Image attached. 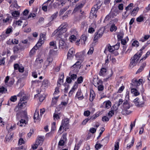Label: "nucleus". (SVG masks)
<instances>
[{"instance_id": "obj_1", "label": "nucleus", "mask_w": 150, "mask_h": 150, "mask_svg": "<svg viewBox=\"0 0 150 150\" xmlns=\"http://www.w3.org/2000/svg\"><path fill=\"white\" fill-rule=\"evenodd\" d=\"M46 38V35L42 33H41L40 36V39L37 44L30 51V55L33 54L35 52V50H38L39 47L41 46L44 43Z\"/></svg>"}, {"instance_id": "obj_2", "label": "nucleus", "mask_w": 150, "mask_h": 150, "mask_svg": "<svg viewBox=\"0 0 150 150\" xmlns=\"http://www.w3.org/2000/svg\"><path fill=\"white\" fill-rule=\"evenodd\" d=\"M101 6V4L97 3L91 8L89 16L90 19L96 18L97 17V13L98 10L100 8Z\"/></svg>"}, {"instance_id": "obj_3", "label": "nucleus", "mask_w": 150, "mask_h": 150, "mask_svg": "<svg viewBox=\"0 0 150 150\" xmlns=\"http://www.w3.org/2000/svg\"><path fill=\"white\" fill-rule=\"evenodd\" d=\"M141 57H139V55L138 53H136L133 57L131 58L130 59V62L129 64V67L132 68L134 66H135L137 63L138 62L139 59Z\"/></svg>"}, {"instance_id": "obj_4", "label": "nucleus", "mask_w": 150, "mask_h": 150, "mask_svg": "<svg viewBox=\"0 0 150 150\" xmlns=\"http://www.w3.org/2000/svg\"><path fill=\"white\" fill-rule=\"evenodd\" d=\"M104 30V28L103 27L100 28L95 33L93 40L95 41H97L99 38L101 37Z\"/></svg>"}, {"instance_id": "obj_5", "label": "nucleus", "mask_w": 150, "mask_h": 150, "mask_svg": "<svg viewBox=\"0 0 150 150\" xmlns=\"http://www.w3.org/2000/svg\"><path fill=\"white\" fill-rule=\"evenodd\" d=\"M16 119L18 120L20 119V118H23L25 120L28 119V117L27 115V113L26 111H24L23 113V116H22V112L21 110H18L16 111Z\"/></svg>"}, {"instance_id": "obj_6", "label": "nucleus", "mask_w": 150, "mask_h": 150, "mask_svg": "<svg viewBox=\"0 0 150 150\" xmlns=\"http://www.w3.org/2000/svg\"><path fill=\"white\" fill-rule=\"evenodd\" d=\"M143 79H141L137 80L134 78L132 80V83L131 84L132 86V87L137 88L142 83Z\"/></svg>"}, {"instance_id": "obj_7", "label": "nucleus", "mask_w": 150, "mask_h": 150, "mask_svg": "<svg viewBox=\"0 0 150 150\" xmlns=\"http://www.w3.org/2000/svg\"><path fill=\"white\" fill-rule=\"evenodd\" d=\"M81 63L79 61H77L71 67V69L74 73H77L81 67Z\"/></svg>"}, {"instance_id": "obj_8", "label": "nucleus", "mask_w": 150, "mask_h": 150, "mask_svg": "<svg viewBox=\"0 0 150 150\" xmlns=\"http://www.w3.org/2000/svg\"><path fill=\"white\" fill-rule=\"evenodd\" d=\"M67 26L68 24L67 22L63 23L58 28L59 32L61 33L62 34L66 32L67 30Z\"/></svg>"}, {"instance_id": "obj_9", "label": "nucleus", "mask_w": 150, "mask_h": 150, "mask_svg": "<svg viewBox=\"0 0 150 150\" xmlns=\"http://www.w3.org/2000/svg\"><path fill=\"white\" fill-rule=\"evenodd\" d=\"M69 119L67 118L64 119L62 121L61 125L63 126L65 131L69 128Z\"/></svg>"}, {"instance_id": "obj_10", "label": "nucleus", "mask_w": 150, "mask_h": 150, "mask_svg": "<svg viewBox=\"0 0 150 150\" xmlns=\"http://www.w3.org/2000/svg\"><path fill=\"white\" fill-rule=\"evenodd\" d=\"M135 105L137 107L142 108L144 106V101H140L139 99L138 98H136L133 101Z\"/></svg>"}, {"instance_id": "obj_11", "label": "nucleus", "mask_w": 150, "mask_h": 150, "mask_svg": "<svg viewBox=\"0 0 150 150\" xmlns=\"http://www.w3.org/2000/svg\"><path fill=\"white\" fill-rule=\"evenodd\" d=\"M66 133H64L62 135L59 142L58 143V146H64L67 140Z\"/></svg>"}, {"instance_id": "obj_12", "label": "nucleus", "mask_w": 150, "mask_h": 150, "mask_svg": "<svg viewBox=\"0 0 150 150\" xmlns=\"http://www.w3.org/2000/svg\"><path fill=\"white\" fill-rule=\"evenodd\" d=\"M75 49L73 47L70 48L67 54V58L71 59L75 56Z\"/></svg>"}, {"instance_id": "obj_13", "label": "nucleus", "mask_w": 150, "mask_h": 150, "mask_svg": "<svg viewBox=\"0 0 150 150\" xmlns=\"http://www.w3.org/2000/svg\"><path fill=\"white\" fill-rule=\"evenodd\" d=\"M111 103L110 100H108L104 101L100 105L101 108L108 109L111 106Z\"/></svg>"}, {"instance_id": "obj_14", "label": "nucleus", "mask_w": 150, "mask_h": 150, "mask_svg": "<svg viewBox=\"0 0 150 150\" xmlns=\"http://www.w3.org/2000/svg\"><path fill=\"white\" fill-rule=\"evenodd\" d=\"M27 103V102H22L19 100L18 105L16 106V108L14 109L15 111H16L17 108L18 109V110H20L26 106Z\"/></svg>"}, {"instance_id": "obj_15", "label": "nucleus", "mask_w": 150, "mask_h": 150, "mask_svg": "<svg viewBox=\"0 0 150 150\" xmlns=\"http://www.w3.org/2000/svg\"><path fill=\"white\" fill-rule=\"evenodd\" d=\"M75 99L82 100L84 98V96L81 90H78L75 97Z\"/></svg>"}, {"instance_id": "obj_16", "label": "nucleus", "mask_w": 150, "mask_h": 150, "mask_svg": "<svg viewBox=\"0 0 150 150\" xmlns=\"http://www.w3.org/2000/svg\"><path fill=\"white\" fill-rule=\"evenodd\" d=\"M44 136H38L36 140L35 143L38 145H41L43 144L44 141Z\"/></svg>"}, {"instance_id": "obj_17", "label": "nucleus", "mask_w": 150, "mask_h": 150, "mask_svg": "<svg viewBox=\"0 0 150 150\" xmlns=\"http://www.w3.org/2000/svg\"><path fill=\"white\" fill-rule=\"evenodd\" d=\"M107 50L111 53H112L115 51V48H114L113 46H111L110 44H108L106 45L104 51V52L105 53V51Z\"/></svg>"}, {"instance_id": "obj_18", "label": "nucleus", "mask_w": 150, "mask_h": 150, "mask_svg": "<svg viewBox=\"0 0 150 150\" xmlns=\"http://www.w3.org/2000/svg\"><path fill=\"white\" fill-rule=\"evenodd\" d=\"M11 13L13 18L16 19L17 17H19L20 14V11H11Z\"/></svg>"}, {"instance_id": "obj_19", "label": "nucleus", "mask_w": 150, "mask_h": 150, "mask_svg": "<svg viewBox=\"0 0 150 150\" xmlns=\"http://www.w3.org/2000/svg\"><path fill=\"white\" fill-rule=\"evenodd\" d=\"M139 10V7H135L130 10L131 16H135L137 15Z\"/></svg>"}, {"instance_id": "obj_20", "label": "nucleus", "mask_w": 150, "mask_h": 150, "mask_svg": "<svg viewBox=\"0 0 150 150\" xmlns=\"http://www.w3.org/2000/svg\"><path fill=\"white\" fill-rule=\"evenodd\" d=\"M83 6V4L82 3L79 4H77L74 8L73 12L75 13L79 11H80V12H81V9Z\"/></svg>"}, {"instance_id": "obj_21", "label": "nucleus", "mask_w": 150, "mask_h": 150, "mask_svg": "<svg viewBox=\"0 0 150 150\" xmlns=\"http://www.w3.org/2000/svg\"><path fill=\"white\" fill-rule=\"evenodd\" d=\"M42 85L45 87L47 88L50 85V81L47 79H45L42 81Z\"/></svg>"}, {"instance_id": "obj_22", "label": "nucleus", "mask_w": 150, "mask_h": 150, "mask_svg": "<svg viewBox=\"0 0 150 150\" xmlns=\"http://www.w3.org/2000/svg\"><path fill=\"white\" fill-rule=\"evenodd\" d=\"M52 61L53 59L52 58L49 57L47 58L45 63V65L46 66V68L51 64Z\"/></svg>"}, {"instance_id": "obj_23", "label": "nucleus", "mask_w": 150, "mask_h": 150, "mask_svg": "<svg viewBox=\"0 0 150 150\" xmlns=\"http://www.w3.org/2000/svg\"><path fill=\"white\" fill-rule=\"evenodd\" d=\"M129 109L122 108V110L121 112L122 114L125 115L130 114L132 112L131 110H128Z\"/></svg>"}, {"instance_id": "obj_24", "label": "nucleus", "mask_w": 150, "mask_h": 150, "mask_svg": "<svg viewBox=\"0 0 150 150\" xmlns=\"http://www.w3.org/2000/svg\"><path fill=\"white\" fill-rule=\"evenodd\" d=\"M95 96L96 94L94 91L92 89L90 90L89 100L91 102L93 101L95 98Z\"/></svg>"}, {"instance_id": "obj_25", "label": "nucleus", "mask_w": 150, "mask_h": 150, "mask_svg": "<svg viewBox=\"0 0 150 150\" xmlns=\"http://www.w3.org/2000/svg\"><path fill=\"white\" fill-rule=\"evenodd\" d=\"M125 10L126 11L124 12L122 15V18L124 19H126L129 15H131L130 11H128L127 10Z\"/></svg>"}, {"instance_id": "obj_26", "label": "nucleus", "mask_w": 150, "mask_h": 150, "mask_svg": "<svg viewBox=\"0 0 150 150\" xmlns=\"http://www.w3.org/2000/svg\"><path fill=\"white\" fill-rule=\"evenodd\" d=\"M58 12H56L54 14H53L49 18V20L50 21V23H51L55 19H56L58 16Z\"/></svg>"}, {"instance_id": "obj_27", "label": "nucleus", "mask_w": 150, "mask_h": 150, "mask_svg": "<svg viewBox=\"0 0 150 150\" xmlns=\"http://www.w3.org/2000/svg\"><path fill=\"white\" fill-rule=\"evenodd\" d=\"M132 105H130L128 101H124L122 104L123 108H130V107H132Z\"/></svg>"}, {"instance_id": "obj_28", "label": "nucleus", "mask_w": 150, "mask_h": 150, "mask_svg": "<svg viewBox=\"0 0 150 150\" xmlns=\"http://www.w3.org/2000/svg\"><path fill=\"white\" fill-rule=\"evenodd\" d=\"M84 56L83 52H77L75 55L76 57L78 59H81L83 58Z\"/></svg>"}, {"instance_id": "obj_29", "label": "nucleus", "mask_w": 150, "mask_h": 150, "mask_svg": "<svg viewBox=\"0 0 150 150\" xmlns=\"http://www.w3.org/2000/svg\"><path fill=\"white\" fill-rule=\"evenodd\" d=\"M146 63H143L142 64V65L139 68L136 72V74L139 73L141 72L144 70V68L146 66Z\"/></svg>"}, {"instance_id": "obj_30", "label": "nucleus", "mask_w": 150, "mask_h": 150, "mask_svg": "<svg viewBox=\"0 0 150 150\" xmlns=\"http://www.w3.org/2000/svg\"><path fill=\"white\" fill-rule=\"evenodd\" d=\"M27 122L25 120L21 119L19 121V122L17 124L19 126L22 127L25 126V125L26 124Z\"/></svg>"}, {"instance_id": "obj_31", "label": "nucleus", "mask_w": 150, "mask_h": 150, "mask_svg": "<svg viewBox=\"0 0 150 150\" xmlns=\"http://www.w3.org/2000/svg\"><path fill=\"white\" fill-rule=\"evenodd\" d=\"M134 137H133L130 144H127L126 148V149L128 150L130 149L131 147H132L134 145Z\"/></svg>"}, {"instance_id": "obj_32", "label": "nucleus", "mask_w": 150, "mask_h": 150, "mask_svg": "<svg viewBox=\"0 0 150 150\" xmlns=\"http://www.w3.org/2000/svg\"><path fill=\"white\" fill-rule=\"evenodd\" d=\"M131 93L135 96H137L140 94L138 90L135 88H132L131 90Z\"/></svg>"}, {"instance_id": "obj_33", "label": "nucleus", "mask_w": 150, "mask_h": 150, "mask_svg": "<svg viewBox=\"0 0 150 150\" xmlns=\"http://www.w3.org/2000/svg\"><path fill=\"white\" fill-rule=\"evenodd\" d=\"M13 134L10 133L9 134L7 135L5 137V141L6 142H9L13 137Z\"/></svg>"}, {"instance_id": "obj_34", "label": "nucleus", "mask_w": 150, "mask_h": 150, "mask_svg": "<svg viewBox=\"0 0 150 150\" xmlns=\"http://www.w3.org/2000/svg\"><path fill=\"white\" fill-rule=\"evenodd\" d=\"M106 69L104 67H102L100 69L99 74L100 76H103L106 73Z\"/></svg>"}, {"instance_id": "obj_35", "label": "nucleus", "mask_w": 150, "mask_h": 150, "mask_svg": "<svg viewBox=\"0 0 150 150\" xmlns=\"http://www.w3.org/2000/svg\"><path fill=\"white\" fill-rule=\"evenodd\" d=\"M59 47H60L62 48H64L66 47V43L63 40H59Z\"/></svg>"}, {"instance_id": "obj_36", "label": "nucleus", "mask_w": 150, "mask_h": 150, "mask_svg": "<svg viewBox=\"0 0 150 150\" xmlns=\"http://www.w3.org/2000/svg\"><path fill=\"white\" fill-rule=\"evenodd\" d=\"M56 34H57L56 35L57 37H58L59 38H61L62 34L59 32L58 28L57 30H55L52 33L53 35H55Z\"/></svg>"}, {"instance_id": "obj_37", "label": "nucleus", "mask_w": 150, "mask_h": 150, "mask_svg": "<svg viewBox=\"0 0 150 150\" xmlns=\"http://www.w3.org/2000/svg\"><path fill=\"white\" fill-rule=\"evenodd\" d=\"M59 97V96H58L54 97L52 98L51 102V105H53L56 104Z\"/></svg>"}, {"instance_id": "obj_38", "label": "nucleus", "mask_w": 150, "mask_h": 150, "mask_svg": "<svg viewBox=\"0 0 150 150\" xmlns=\"http://www.w3.org/2000/svg\"><path fill=\"white\" fill-rule=\"evenodd\" d=\"M117 29V27L115 26L114 23H112L111 25L110 28V30L111 32L116 31Z\"/></svg>"}, {"instance_id": "obj_39", "label": "nucleus", "mask_w": 150, "mask_h": 150, "mask_svg": "<svg viewBox=\"0 0 150 150\" xmlns=\"http://www.w3.org/2000/svg\"><path fill=\"white\" fill-rule=\"evenodd\" d=\"M8 36V35H6L4 32H3L0 35V41H3Z\"/></svg>"}, {"instance_id": "obj_40", "label": "nucleus", "mask_w": 150, "mask_h": 150, "mask_svg": "<svg viewBox=\"0 0 150 150\" xmlns=\"http://www.w3.org/2000/svg\"><path fill=\"white\" fill-rule=\"evenodd\" d=\"M76 36L74 35H71L69 38V40L72 42H75L76 40Z\"/></svg>"}, {"instance_id": "obj_41", "label": "nucleus", "mask_w": 150, "mask_h": 150, "mask_svg": "<svg viewBox=\"0 0 150 150\" xmlns=\"http://www.w3.org/2000/svg\"><path fill=\"white\" fill-rule=\"evenodd\" d=\"M60 113H54L53 114V117L54 120L56 121V120H59L60 119V117L59 114H60Z\"/></svg>"}, {"instance_id": "obj_42", "label": "nucleus", "mask_w": 150, "mask_h": 150, "mask_svg": "<svg viewBox=\"0 0 150 150\" xmlns=\"http://www.w3.org/2000/svg\"><path fill=\"white\" fill-rule=\"evenodd\" d=\"M146 45H144L142 48L137 53H138V54L139 55V57H141L142 55L143 52V50L146 47Z\"/></svg>"}, {"instance_id": "obj_43", "label": "nucleus", "mask_w": 150, "mask_h": 150, "mask_svg": "<svg viewBox=\"0 0 150 150\" xmlns=\"http://www.w3.org/2000/svg\"><path fill=\"white\" fill-rule=\"evenodd\" d=\"M120 40H121V44L123 45H125L129 41V38L128 36H127L125 39H122Z\"/></svg>"}, {"instance_id": "obj_44", "label": "nucleus", "mask_w": 150, "mask_h": 150, "mask_svg": "<svg viewBox=\"0 0 150 150\" xmlns=\"http://www.w3.org/2000/svg\"><path fill=\"white\" fill-rule=\"evenodd\" d=\"M43 62V59L40 57H37L35 61V62L37 64H41Z\"/></svg>"}, {"instance_id": "obj_45", "label": "nucleus", "mask_w": 150, "mask_h": 150, "mask_svg": "<svg viewBox=\"0 0 150 150\" xmlns=\"http://www.w3.org/2000/svg\"><path fill=\"white\" fill-rule=\"evenodd\" d=\"M144 20V17L142 15H141L136 18V21L137 22H140Z\"/></svg>"}, {"instance_id": "obj_46", "label": "nucleus", "mask_w": 150, "mask_h": 150, "mask_svg": "<svg viewBox=\"0 0 150 150\" xmlns=\"http://www.w3.org/2000/svg\"><path fill=\"white\" fill-rule=\"evenodd\" d=\"M48 4L44 3L42 5V9L44 11H47V9Z\"/></svg>"}, {"instance_id": "obj_47", "label": "nucleus", "mask_w": 150, "mask_h": 150, "mask_svg": "<svg viewBox=\"0 0 150 150\" xmlns=\"http://www.w3.org/2000/svg\"><path fill=\"white\" fill-rule=\"evenodd\" d=\"M133 3H130L125 8V10H127L128 11H130L133 9Z\"/></svg>"}, {"instance_id": "obj_48", "label": "nucleus", "mask_w": 150, "mask_h": 150, "mask_svg": "<svg viewBox=\"0 0 150 150\" xmlns=\"http://www.w3.org/2000/svg\"><path fill=\"white\" fill-rule=\"evenodd\" d=\"M83 81V77L82 76H80L77 79L76 82L78 84L81 83Z\"/></svg>"}, {"instance_id": "obj_49", "label": "nucleus", "mask_w": 150, "mask_h": 150, "mask_svg": "<svg viewBox=\"0 0 150 150\" xmlns=\"http://www.w3.org/2000/svg\"><path fill=\"white\" fill-rule=\"evenodd\" d=\"M118 107H116L115 105L114 104L113 105L112 107L111 108V110H112L115 113H116V114H117V110H118Z\"/></svg>"}, {"instance_id": "obj_50", "label": "nucleus", "mask_w": 150, "mask_h": 150, "mask_svg": "<svg viewBox=\"0 0 150 150\" xmlns=\"http://www.w3.org/2000/svg\"><path fill=\"white\" fill-rule=\"evenodd\" d=\"M119 148V142L116 141L115 142L114 145V150H118Z\"/></svg>"}, {"instance_id": "obj_51", "label": "nucleus", "mask_w": 150, "mask_h": 150, "mask_svg": "<svg viewBox=\"0 0 150 150\" xmlns=\"http://www.w3.org/2000/svg\"><path fill=\"white\" fill-rule=\"evenodd\" d=\"M7 91L6 88L3 86H2L0 88V93L2 94L6 93Z\"/></svg>"}, {"instance_id": "obj_52", "label": "nucleus", "mask_w": 150, "mask_h": 150, "mask_svg": "<svg viewBox=\"0 0 150 150\" xmlns=\"http://www.w3.org/2000/svg\"><path fill=\"white\" fill-rule=\"evenodd\" d=\"M139 43L137 40H134L133 41L132 43V47H137L139 46Z\"/></svg>"}, {"instance_id": "obj_53", "label": "nucleus", "mask_w": 150, "mask_h": 150, "mask_svg": "<svg viewBox=\"0 0 150 150\" xmlns=\"http://www.w3.org/2000/svg\"><path fill=\"white\" fill-rule=\"evenodd\" d=\"M50 46H52V48L54 49H57V47L56 45V44L54 41L51 42L50 43Z\"/></svg>"}, {"instance_id": "obj_54", "label": "nucleus", "mask_w": 150, "mask_h": 150, "mask_svg": "<svg viewBox=\"0 0 150 150\" xmlns=\"http://www.w3.org/2000/svg\"><path fill=\"white\" fill-rule=\"evenodd\" d=\"M61 77H62V78H60L58 79L57 82V84H61V83L63 82V79L64 78V74H63L62 75H61Z\"/></svg>"}, {"instance_id": "obj_55", "label": "nucleus", "mask_w": 150, "mask_h": 150, "mask_svg": "<svg viewBox=\"0 0 150 150\" xmlns=\"http://www.w3.org/2000/svg\"><path fill=\"white\" fill-rule=\"evenodd\" d=\"M124 34L122 33H120L117 35L118 39L119 40H122Z\"/></svg>"}, {"instance_id": "obj_56", "label": "nucleus", "mask_w": 150, "mask_h": 150, "mask_svg": "<svg viewBox=\"0 0 150 150\" xmlns=\"http://www.w3.org/2000/svg\"><path fill=\"white\" fill-rule=\"evenodd\" d=\"M98 142H97L95 145V148L96 150H98L100 149L102 146H103V145L101 144L98 143Z\"/></svg>"}, {"instance_id": "obj_57", "label": "nucleus", "mask_w": 150, "mask_h": 150, "mask_svg": "<svg viewBox=\"0 0 150 150\" xmlns=\"http://www.w3.org/2000/svg\"><path fill=\"white\" fill-rule=\"evenodd\" d=\"M87 36L84 35H82L81 37V41L83 40V42L85 44V42L87 40Z\"/></svg>"}, {"instance_id": "obj_58", "label": "nucleus", "mask_w": 150, "mask_h": 150, "mask_svg": "<svg viewBox=\"0 0 150 150\" xmlns=\"http://www.w3.org/2000/svg\"><path fill=\"white\" fill-rule=\"evenodd\" d=\"M17 98L16 96H11L10 98V100L12 102H15L17 100Z\"/></svg>"}, {"instance_id": "obj_59", "label": "nucleus", "mask_w": 150, "mask_h": 150, "mask_svg": "<svg viewBox=\"0 0 150 150\" xmlns=\"http://www.w3.org/2000/svg\"><path fill=\"white\" fill-rule=\"evenodd\" d=\"M13 52L14 53H17L19 50V49L17 45L14 46L13 48Z\"/></svg>"}, {"instance_id": "obj_60", "label": "nucleus", "mask_w": 150, "mask_h": 150, "mask_svg": "<svg viewBox=\"0 0 150 150\" xmlns=\"http://www.w3.org/2000/svg\"><path fill=\"white\" fill-rule=\"evenodd\" d=\"M12 32V28H8L6 30L5 33L6 35L8 34H10Z\"/></svg>"}, {"instance_id": "obj_61", "label": "nucleus", "mask_w": 150, "mask_h": 150, "mask_svg": "<svg viewBox=\"0 0 150 150\" xmlns=\"http://www.w3.org/2000/svg\"><path fill=\"white\" fill-rule=\"evenodd\" d=\"M90 119L89 118V117H88V118L85 119L81 123V125H85L86 123H87L88 121L90 120Z\"/></svg>"}, {"instance_id": "obj_62", "label": "nucleus", "mask_w": 150, "mask_h": 150, "mask_svg": "<svg viewBox=\"0 0 150 150\" xmlns=\"http://www.w3.org/2000/svg\"><path fill=\"white\" fill-rule=\"evenodd\" d=\"M59 93V88L58 87H56L55 89V91L53 94V96L58 94Z\"/></svg>"}, {"instance_id": "obj_63", "label": "nucleus", "mask_w": 150, "mask_h": 150, "mask_svg": "<svg viewBox=\"0 0 150 150\" xmlns=\"http://www.w3.org/2000/svg\"><path fill=\"white\" fill-rule=\"evenodd\" d=\"M70 76L72 80L73 81H75L77 77V75L75 74H71Z\"/></svg>"}, {"instance_id": "obj_64", "label": "nucleus", "mask_w": 150, "mask_h": 150, "mask_svg": "<svg viewBox=\"0 0 150 150\" xmlns=\"http://www.w3.org/2000/svg\"><path fill=\"white\" fill-rule=\"evenodd\" d=\"M91 114V112L88 110L84 111L83 113V115L85 116L88 117Z\"/></svg>"}]
</instances>
